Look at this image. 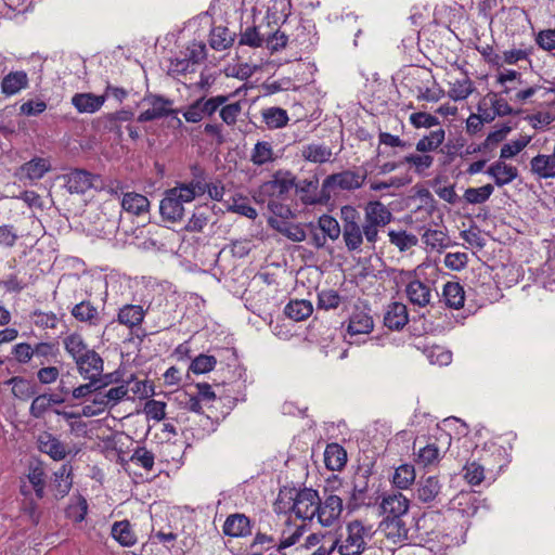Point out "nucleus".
<instances>
[{
    "label": "nucleus",
    "instance_id": "43",
    "mask_svg": "<svg viewBox=\"0 0 555 555\" xmlns=\"http://www.w3.org/2000/svg\"><path fill=\"white\" fill-rule=\"evenodd\" d=\"M494 188L492 184H485L480 188H468L465 190L464 199L468 204H483L492 195Z\"/></svg>",
    "mask_w": 555,
    "mask_h": 555
},
{
    "label": "nucleus",
    "instance_id": "18",
    "mask_svg": "<svg viewBox=\"0 0 555 555\" xmlns=\"http://www.w3.org/2000/svg\"><path fill=\"white\" fill-rule=\"evenodd\" d=\"M409 322L408 308L402 302H392L384 317V324L389 330H401Z\"/></svg>",
    "mask_w": 555,
    "mask_h": 555
},
{
    "label": "nucleus",
    "instance_id": "50",
    "mask_svg": "<svg viewBox=\"0 0 555 555\" xmlns=\"http://www.w3.org/2000/svg\"><path fill=\"white\" fill-rule=\"evenodd\" d=\"M31 321L33 323L40 328L47 330L51 328L54 330L59 323V318L54 312H44L41 310H35L31 313Z\"/></svg>",
    "mask_w": 555,
    "mask_h": 555
},
{
    "label": "nucleus",
    "instance_id": "22",
    "mask_svg": "<svg viewBox=\"0 0 555 555\" xmlns=\"http://www.w3.org/2000/svg\"><path fill=\"white\" fill-rule=\"evenodd\" d=\"M531 171L541 179L555 178V157L551 155L539 154L530 162Z\"/></svg>",
    "mask_w": 555,
    "mask_h": 555
},
{
    "label": "nucleus",
    "instance_id": "56",
    "mask_svg": "<svg viewBox=\"0 0 555 555\" xmlns=\"http://www.w3.org/2000/svg\"><path fill=\"white\" fill-rule=\"evenodd\" d=\"M143 412L147 418L160 422L166 417V403L157 400H149L145 402Z\"/></svg>",
    "mask_w": 555,
    "mask_h": 555
},
{
    "label": "nucleus",
    "instance_id": "52",
    "mask_svg": "<svg viewBox=\"0 0 555 555\" xmlns=\"http://www.w3.org/2000/svg\"><path fill=\"white\" fill-rule=\"evenodd\" d=\"M319 227L323 234L333 241L337 240L341 233L338 221L328 215H322L319 218Z\"/></svg>",
    "mask_w": 555,
    "mask_h": 555
},
{
    "label": "nucleus",
    "instance_id": "11",
    "mask_svg": "<svg viewBox=\"0 0 555 555\" xmlns=\"http://www.w3.org/2000/svg\"><path fill=\"white\" fill-rule=\"evenodd\" d=\"M79 374L85 379H99L103 373V360L93 349L76 362Z\"/></svg>",
    "mask_w": 555,
    "mask_h": 555
},
{
    "label": "nucleus",
    "instance_id": "36",
    "mask_svg": "<svg viewBox=\"0 0 555 555\" xmlns=\"http://www.w3.org/2000/svg\"><path fill=\"white\" fill-rule=\"evenodd\" d=\"M400 164H408L414 169V172H416L417 175L426 176V171L434 164V156L426 153L410 154L404 156L400 160Z\"/></svg>",
    "mask_w": 555,
    "mask_h": 555
},
{
    "label": "nucleus",
    "instance_id": "19",
    "mask_svg": "<svg viewBox=\"0 0 555 555\" xmlns=\"http://www.w3.org/2000/svg\"><path fill=\"white\" fill-rule=\"evenodd\" d=\"M374 322L369 312L356 309L348 322L347 332L350 335L369 334L373 331Z\"/></svg>",
    "mask_w": 555,
    "mask_h": 555
},
{
    "label": "nucleus",
    "instance_id": "51",
    "mask_svg": "<svg viewBox=\"0 0 555 555\" xmlns=\"http://www.w3.org/2000/svg\"><path fill=\"white\" fill-rule=\"evenodd\" d=\"M130 461L150 472L154 467L155 456L153 452L149 451L146 448L139 447L130 456Z\"/></svg>",
    "mask_w": 555,
    "mask_h": 555
},
{
    "label": "nucleus",
    "instance_id": "4",
    "mask_svg": "<svg viewBox=\"0 0 555 555\" xmlns=\"http://www.w3.org/2000/svg\"><path fill=\"white\" fill-rule=\"evenodd\" d=\"M365 176L351 170H345L326 177L322 184V194L326 197L335 190L350 191L362 186Z\"/></svg>",
    "mask_w": 555,
    "mask_h": 555
},
{
    "label": "nucleus",
    "instance_id": "38",
    "mask_svg": "<svg viewBox=\"0 0 555 555\" xmlns=\"http://www.w3.org/2000/svg\"><path fill=\"white\" fill-rule=\"evenodd\" d=\"M312 304L309 300H292L284 309L285 314L295 321H302L311 315Z\"/></svg>",
    "mask_w": 555,
    "mask_h": 555
},
{
    "label": "nucleus",
    "instance_id": "59",
    "mask_svg": "<svg viewBox=\"0 0 555 555\" xmlns=\"http://www.w3.org/2000/svg\"><path fill=\"white\" fill-rule=\"evenodd\" d=\"M28 480L34 487L36 496L42 499L44 496V472L41 467L36 466L29 470Z\"/></svg>",
    "mask_w": 555,
    "mask_h": 555
},
{
    "label": "nucleus",
    "instance_id": "29",
    "mask_svg": "<svg viewBox=\"0 0 555 555\" xmlns=\"http://www.w3.org/2000/svg\"><path fill=\"white\" fill-rule=\"evenodd\" d=\"M347 462V452L338 443L327 444L324 451L325 466L331 470H340Z\"/></svg>",
    "mask_w": 555,
    "mask_h": 555
},
{
    "label": "nucleus",
    "instance_id": "12",
    "mask_svg": "<svg viewBox=\"0 0 555 555\" xmlns=\"http://www.w3.org/2000/svg\"><path fill=\"white\" fill-rule=\"evenodd\" d=\"M409 506L410 501L401 492L385 495L379 505L383 514L387 515L386 519L405 515Z\"/></svg>",
    "mask_w": 555,
    "mask_h": 555
},
{
    "label": "nucleus",
    "instance_id": "7",
    "mask_svg": "<svg viewBox=\"0 0 555 555\" xmlns=\"http://www.w3.org/2000/svg\"><path fill=\"white\" fill-rule=\"evenodd\" d=\"M296 177L288 170H278L272 179L261 185V192L271 197L284 198L295 186Z\"/></svg>",
    "mask_w": 555,
    "mask_h": 555
},
{
    "label": "nucleus",
    "instance_id": "37",
    "mask_svg": "<svg viewBox=\"0 0 555 555\" xmlns=\"http://www.w3.org/2000/svg\"><path fill=\"white\" fill-rule=\"evenodd\" d=\"M446 131L442 128L430 131L429 134L424 135L416 143V151L418 153H428L436 151L444 141Z\"/></svg>",
    "mask_w": 555,
    "mask_h": 555
},
{
    "label": "nucleus",
    "instance_id": "41",
    "mask_svg": "<svg viewBox=\"0 0 555 555\" xmlns=\"http://www.w3.org/2000/svg\"><path fill=\"white\" fill-rule=\"evenodd\" d=\"M262 118L269 129H279L288 121V115L285 109L280 107H270L262 111Z\"/></svg>",
    "mask_w": 555,
    "mask_h": 555
},
{
    "label": "nucleus",
    "instance_id": "1",
    "mask_svg": "<svg viewBox=\"0 0 555 555\" xmlns=\"http://www.w3.org/2000/svg\"><path fill=\"white\" fill-rule=\"evenodd\" d=\"M204 194V184L198 179L178 183L175 188L167 190L164 198L160 201L159 211L162 218L169 222L181 221L184 217L183 204L191 203Z\"/></svg>",
    "mask_w": 555,
    "mask_h": 555
},
{
    "label": "nucleus",
    "instance_id": "46",
    "mask_svg": "<svg viewBox=\"0 0 555 555\" xmlns=\"http://www.w3.org/2000/svg\"><path fill=\"white\" fill-rule=\"evenodd\" d=\"M416 462L423 466H433L440 460V450L435 443H429L418 449Z\"/></svg>",
    "mask_w": 555,
    "mask_h": 555
},
{
    "label": "nucleus",
    "instance_id": "2",
    "mask_svg": "<svg viewBox=\"0 0 555 555\" xmlns=\"http://www.w3.org/2000/svg\"><path fill=\"white\" fill-rule=\"evenodd\" d=\"M372 535V526L356 519L347 524L346 533L335 541L334 546H338L340 555H361Z\"/></svg>",
    "mask_w": 555,
    "mask_h": 555
},
{
    "label": "nucleus",
    "instance_id": "31",
    "mask_svg": "<svg viewBox=\"0 0 555 555\" xmlns=\"http://www.w3.org/2000/svg\"><path fill=\"white\" fill-rule=\"evenodd\" d=\"M341 233L345 245L349 251L360 250L364 237L363 224H346L343 227Z\"/></svg>",
    "mask_w": 555,
    "mask_h": 555
},
{
    "label": "nucleus",
    "instance_id": "14",
    "mask_svg": "<svg viewBox=\"0 0 555 555\" xmlns=\"http://www.w3.org/2000/svg\"><path fill=\"white\" fill-rule=\"evenodd\" d=\"M223 533L232 538H243L251 533L249 518L241 513L231 514L223 524Z\"/></svg>",
    "mask_w": 555,
    "mask_h": 555
},
{
    "label": "nucleus",
    "instance_id": "34",
    "mask_svg": "<svg viewBox=\"0 0 555 555\" xmlns=\"http://www.w3.org/2000/svg\"><path fill=\"white\" fill-rule=\"evenodd\" d=\"M112 537L122 546H132L137 543V537L128 520L114 522Z\"/></svg>",
    "mask_w": 555,
    "mask_h": 555
},
{
    "label": "nucleus",
    "instance_id": "15",
    "mask_svg": "<svg viewBox=\"0 0 555 555\" xmlns=\"http://www.w3.org/2000/svg\"><path fill=\"white\" fill-rule=\"evenodd\" d=\"M37 442L39 450L55 461L65 459L67 454L66 446L48 431L41 433L38 436Z\"/></svg>",
    "mask_w": 555,
    "mask_h": 555
},
{
    "label": "nucleus",
    "instance_id": "58",
    "mask_svg": "<svg viewBox=\"0 0 555 555\" xmlns=\"http://www.w3.org/2000/svg\"><path fill=\"white\" fill-rule=\"evenodd\" d=\"M287 36L284 33L280 31L279 29L273 33L266 31L264 43L266 47L269 50H271V52H275L285 48L287 44Z\"/></svg>",
    "mask_w": 555,
    "mask_h": 555
},
{
    "label": "nucleus",
    "instance_id": "27",
    "mask_svg": "<svg viewBox=\"0 0 555 555\" xmlns=\"http://www.w3.org/2000/svg\"><path fill=\"white\" fill-rule=\"evenodd\" d=\"M70 467L62 465L55 473L51 485V490L55 499L64 498L72 488Z\"/></svg>",
    "mask_w": 555,
    "mask_h": 555
},
{
    "label": "nucleus",
    "instance_id": "55",
    "mask_svg": "<svg viewBox=\"0 0 555 555\" xmlns=\"http://www.w3.org/2000/svg\"><path fill=\"white\" fill-rule=\"evenodd\" d=\"M217 360L212 356L199 354L196 357L190 366V370L195 374H204L214 370Z\"/></svg>",
    "mask_w": 555,
    "mask_h": 555
},
{
    "label": "nucleus",
    "instance_id": "49",
    "mask_svg": "<svg viewBox=\"0 0 555 555\" xmlns=\"http://www.w3.org/2000/svg\"><path fill=\"white\" fill-rule=\"evenodd\" d=\"M473 82L469 78L464 77L462 79H457L452 83L451 89L449 90V95L455 101L465 100L473 92Z\"/></svg>",
    "mask_w": 555,
    "mask_h": 555
},
{
    "label": "nucleus",
    "instance_id": "64",
    "mask_svg": "<svg viewBox=\"0 0 555 555\" xmlns=\"http://www.w3.org/2000/svg\"><path fill=\"white\" fill-rule=\"evenodd\" d=\"M50 408L51 404L48 400V395H39L34 398L29 408V413L35 418H41Z\"/></svg>",
    "mask_w": 555,
    "mask_h": 555
},
{
    "label": "nucleus",
    "instance_id": "62",
    "mask_svg": "<svg viewBox=\"0 0 555 555\" xmlns=\"http://www.w3.org/2000/svg\"><path fill=\"white\" fill-rule=\"evenodd\" d=\"M529 143V139H519L506 143L502 146L500 153V160L508 159L520 153Z\"/></svg>",
    "mask_w": 555,
    "mask_h": 555
},
{
    "label": "nucleus",
    "instance_id": "3",
    "mask_svg": "<svg viewBox=\"0 0 555 555\" xmlns=\"http://www.w3.org/2000/svg\"><path fill=\"white\" fill-rule=\"evenodd\" d=\"M392 220V214L386 205L379 201L369 202L364 207L363 234L367 243L374 244L378 238V232Z\"/></svg>",
    "mask_w": 555,
    "mask_h": 555
},
{
    "label": "nucleus",
    "instance_id": "30",
    "mask_svg": "<svg viewBox=\"0 0 555 555\" xmlns=\"http://www.w3.org/2000/svg\"><path fill=\"white\" fill-rule=\"evenodd\" d=\"M319 186L318 178L313 177L311 179L300 180L298 182L295 181L296 192L299 194L300 199L306 205H313L319 202L317 196V190Z\"/></svg>",
    "mask_w": 555,
    "mask_h": 555
},
{
    "label": "nucleus",
    "instance_id": "61",
    "mask_svg": "<svg viewBox=\"0 0 555 555\" xmlns=\"http://www.w3.org/2000/svg\"><path fill=\"white\" fill-rule=\"evenodd\" d=\"M340 304V296L334 289L322 291L319 294L318 307L321 309L330 310L336 309Z\"/></svg>",
    "mask_w": 555,
    "mask_h": 555
},
{
    "label": "nucleus",
    "instance_id": "33",
    "mask_svg": "<svg viewBox=\"0 0 555 555\" xmlns=\"http://www.w3.org/2000/svg\"><path fill=\"white\" fill-rule=\"evenodd\" d=\"M301 156L311 163H326L332 157V150L325 144L311 143L301 150Z\"/></svg>",
    "mask_w": 555,
    "mask_h": 555
},
{
    "label": "nucleus",
    "instance_id": "39",
    "mask_svg": "<svg viewBox=\"0 0 555 555\" xmlns=\"http://www.w3.org/2000/svg\"><path fill=\"white\" fill-rule=\"evenodd\" d=\"M72 315L79 322H86L90 325L98 324L99 312L89 301H81L72 309Z\"/></svg>",
    "mask_w": 555,
    "mask_h": 555
},
{
    "label": "nucleus",
    "instance_id": "25",
    "mask_svg": "<svg viewBox=\"0 0 555 555\" xmlns=\"http://www.w3.org/2000/svg\"><path fill=\"white\" fill-rule=\"evenodd\" d=\"M145 317V310L140 305H125L117 314L120 324L130 328L140 325Z\"/></svg>",
    "mask_w": 555,
    "mask_h": 555
},
{
    "label": "nucleus",
    "instance_id": "47",
    "mask_svg": "<svg viewBox=\"0 0 555 555\" xmlns=\"http://www.w3.org/2000/svg\"><path fill=\"white\" fill-rule=\"evenodd\" d=\"M266 31L260 27H247L242 34L238 43L251 48L262 47L264 43Z\"/></svg>",
    "mask_w": 555,
    "mask_h": 555
},
{
    "label": "nucleus",
    "instance_id": "45",
    "mask_svg": "<svg viewBox=\"0 0 555 555\" xmlns=\"http://www.w3.org/2000/svg\"><path fill=\"white\" fill-rule=\"evenodd\" d=\"M389 241L392 245L399 248L400 251H405L411 247L417 245V237L414 234L406 233L405 231H389Z\"/></svg>",
    "mask_w": 555,
    "mask_h": 555
},
{
    "label": "nucleus",
    "instance_id": "16",
    "mask_svg": "<svg viewBox=\"0 0 555 555\" xmlns=\"http://www.w3.org/2000/svg\"><path fill=\"white\" fill-rule=\"evenodd\" d=\"M442 485L435 476L422 478L415 490L416 499L425 504L433 503L441 492Z\"/></svg>",
    "mask_w": 555,
    "mask_h": 555
},
{
    "label": "nucleus",
    "instance_id": "57",
    "mask_svg": "<svg viewBox=\"0 0 555 555\" xmlns=\"http://www.w3.org/2000/svg\"><path fill=\"white\" fill-rule=\"evenodd\" d=\"M464 472L465 480L473 486L480 485L485 479V469L476 462L467 463Z\"/></svg>",
    "mask_w": 555,
    "mask_h": 555
},
{
    "label": "nucleus",
    "instance_id": "32",
    "mask_svg": "<svg viewBox=\"0 0 555 555\" xmlns=\"http://www.w3.org/2000/svg\"><path fill=\"white\" fill-rule=\"evenodd\" d=\"M63 345L66 352L73 358L75 362L92 350L88 348V345L85 343L81 335L77 333H72L66 336L63 339Z\"/></svg>",
    "mask_w": 555,
    "mask_h": 555
},
{
    "label": "nucleus",
    "instance_id": "42",
    "mask_svg": "<svg viewBox=\"0 0 555 555\" xmlns=\"http://www.w3.org/2000/svg\"><path fill=\"white\" fill-rule=\"evenodd\" d=\"M12 385V393L20 400H28L37 393L35 385L22 377H13L9 382Z\"/></svg>",
    "mask_w": 555,
    "mask_h": 555
},
{
    "label": "nucleus",
    "instance_id": "24",
    "mask_svg": "<svg viewBox=\"0 0 555 555\" xmlns=\"http://www.w3.org/2000/svg\"><path fill=\"white\" fill-rule=\"evenodd\" d=\"M120 205L122 210L140 216L149 210L150 201L142 194L128 192L124 194Z\"/></svg>",
    "mask_w": 555,
    "mask_h": 555
},
{
    "label": "nucleus",
    "instance_id": "28",
    "mask_svg": "<svg viewBox=\"0 0 555 555\" xmlns=\"http://www.w3.org/2000/svg\"><path fill=\"white\" fill-rule=\"evenodd\" d=\"M442 299L447 307L460 309L464 306L465 293L457 282H447L442 289Z\"/></svg>",
    "mask_w": 555,
    "mask_h": 555
},
{
    "label": "nucleus",
    "instance_id": "63",
    "mask_svg": "<svg viewBox=\"0 0 555 555\" xmlns=\"http://www.w3.org/2000/svg\"><path fill=\"white\" fill-rule=\"evenodd\" d=\"M242 112V105L240 102L222 105L220 108V117L229 126L236 122L238 115Z\"/></svg>",
    "mask_w": 555,
    "mask_h": 555
},
{
    "label": "nucleus",
    "instance_id": "6",
    "mask_svg": "<svg viewBox=\"0 0 555 555\" xmlns=\"http://www.w3.org/2000/svg\"><path fill=\"white\" fill-rule=\"evenodd\" d=\"M319 493L313 489H302L296 493L293 513L301 519H312L318 513Z\"/></svg>",
    "mask_w": 555,
    "mask_h": 555
},
{
    "label": "nucleus",
    "instance_id": "53",
    "mask_svg": "<svg viewBox=\"0 0 555 555\" xmlns=\"http://www.w3.org/2000/svg\"><path fill=\"white\" fill-rule=\"evenodd\" d=\"M229 95H217L209 99H198L199 106L204 116H212L229 100Z\"/></svg>",
    "mask_w": 555,
    "mask_h": 555
},
{
    "label": "nucleus",
    "instance_id": "54",
    "mask_svg": "<svg viewBox=\"0 0 555 555\" xmlns=\"http://www.w3.org/2000/svg\"><path fill=\"white\" fill-rule=\"evenodd\" d=\"M107 386V382H102L101 379H89V383L80 385L73 389L72 396L74 399L85 398L102 388Z\"/></svg>",
    "mask_w": 555,
    "mask_h": 555
},
{
    "label": "nucleus",
    "instance_id": "10",
    "mask_svg": "<svg viewBox=\"0 0 555 555\" xmlns=\"http://www.w3.org/2000/svg\"><path fill=\"white\" fill-rule=\"evenodd\" d=\"M373 504L374 500L369 494V480L366 476L361 475L356 477L347 507L350 511H354L362 506H371Z\"/></svg>",
    "mask_w": 555,
    "mask_h": 555
},
{
    "label": "nucleus",
    "instance_id": "23",
    "mask_svg": "<svg viewBox=\"0 0 555 555\" xmlns=\"http://www.w3.org/2000/svg\"><path fill=\"white\" fill-rule=\"evenodd\" d=\"M51 169L50 162L46 158L35 157L20 168L21 178L39 180Z\"/></svg>",
    "mask_w": 555,
    "mask_h": 555
},
{
    "label": "nucleus",
    "instance_id": "20",
    "mask_svg": "<svg viewBox=\"0 0 555 555\" xmlns=\"http://www.w3.org/2000/svg\"><path fill=\"white\" fill-rule=\"evenodd\" d=\"M106 100L105 95H95L93 93H76L72 98V104L79 113L92 114L98 112Z\"/></svg>",
    "mask_w": 555,
    "mask_h": 555
},
{
    "label": "nucleus",
    "instance_id": "8",
    "mask_svg": "<svg viewBox=\"0 0 555 555\" xmlns=\"http://www.w3.org/2000/svg\"><path fill=\"white\" fill-rule=\"evenodd\" d=\"M341 512L343 500L338 495L331 494L323 502L319 499L315 516L322 526L330 527L338 520Z\"/></svg>",
    "mask_w": 555,
    "mask_h": 555
},
{
    "label": "nucleus",
    "instance_id": "40",
    "mask_svg": "<svg viewBox=\"0 0 555 555\" xmlns=\"http://www.w3.org/2000/svg\"><path fill=\"white\" fill-rule=\"evenodd\" d=\"M415 468L410 464H402L396 468L392 476V483L398 489H408L415 481Z\"/></svg>",
    "mask_w": 555,
    "mask_h": 555
},
{
    "label": "nucleus",
    "instance_id": "21",
    "mask_svg": "<svg viewBox=\"0 0 555 555\" xmlns=\"http://www.w3.org/2000/svg\"><path fill=\"white\" fill-rule=\"evenodd\" d=\"M28 87V76L24 70L11 72L2 78L1 92L11 96Z\"/></svg>",
    "mask_w": 555,
    "mask_h": 555
},
{
    "label": "nucleus",
    "instance_id": "48",
    "mask_svg": "<svg viewBox=\"0 0 555 555\" xmlns=\"http://www.w3.org/2000/svg\"><path fill=\"white\" fill-rule=\"evenodd\" d=\"M387 535L399 541L408 539L409 528L401 517L386 519L385 524Z\"/></svg>",
    "mask_w": 555,
    "mask_h": 555
},
{
    "label": "nucleus",
    "instance_id": "60",
    "mask_svg": "<svg viewBox=\"0 0 555 555\" xmlns=\"http://www.w3.org/2000/svg\"><path fill=\"white\" fill-rule=\"evenodd\" d=\"M410 122L415 128H431L440 124L439 119L425 112H417L410 115Z\"/></svg>",
    "mask_w": 555,
    "mask_h": 555
},
{
    "label": "nucleus",
    "instance_id": "26",
    "mask_svg": "<svg viewBox=\"0 0 555 555\" xmlns=\"http://www.w3.org/2000/svg\"><path fill=\"white\" fill-rule=\"evenodd\" d=\"M422 241L430 251L442 253L450 245L449 235L436 229H427L422 235Z\"/></svg>",
    "mask_w": 555,
    "mask_h": 555
},
{
    "label": "nucleus",
    "instance_id": "9",
    "mask_svg": "<svg viewBox=\"0 0 555 555\" xmlns=\"http://www.w3.org/2000/svg\"><path fill=\"white\" fill-rule=\"evenodd\" d=\"M150 104V108L143 111L139 117L138 121L146 122L154 119H158L165 116H168L172 109V101L165 99L159 95H150L144 99Z\"/></svg>",
    "mask_w": 555,
    "mask_h": 555
},
{
    "label": "nucleus",
    "instance_id": "17",
    "mask_svg": "<svg viewBox=\"0 0 555 555\" xmlns=\"http://www.w3.org/2000/svg\"><path fill=\"white\" fill-rule=\"evenodd\" d=\"M486 172L493 178L498 186L506 185L518 177L517 168L505 164L503 160L491 164Z\"/></svg>",
    "mask_w": 555,
    "mask_h": 555
},
{
    "label": "nucleus",
    "instance_id": "44",
    "mask_svg": "<svg viewBox=\"0 0 555 555\" xmlns=\"http://www.w3.org/2000/svg\"><path fill=\"white\" fill-rule=\"evenodd\" d=\"M210 47L217 51L225 50L232 46L233 37L225 27H216L210 34Z\"/></svg>",
    "mask_w": 555,
    "mask_h": 555
},
{
    "label": "nucleus",
    "instance_id": "5",
    "mask_svg": "<svg viewBox=\"0 0 555 555\" xmlns=\"http://www.w3.org/2000/svg\"><path fill=\"white\" fill-rule=\"evenodd\" d=\"M63 179L65 188L70 194H85L92 188H99L98 182H101L100 176L79 168L70 169L63 176Z\"/></svg>",
    "mask_w": 555,
    "mask_h": 555
},
{
    "label": "nucleus",
    "instance_id": "35",
    "mask_svg": "<svg viewBox=\"0 0 555 555\" xmlns=\"http://www.w3.org/2000/svg\"><path fill=\"white\" fill-rule=\"evenodd\" d=\"M276 159L272 145L267 141H258L250 154V162L256 166H263Z\"/></svg>",
    "mask_w": 555,
    "mask_h": 555
},
{
    "label": "nucleus",
    "instance_id": "13",
    "mask_svg": "<svg viewBox=\"0 0 555 555\" xmlns=\"http://www.w3.org/2000/svg\"><path fill=\"white\" fill-rule=\"evenodd\" d=\"M405 295L413 306L427 307L431 300V288L420 280H412L405 286Z\"/></svg>",
    "mask_w": 555,
    "mask_h": 555
}]
</instances>
